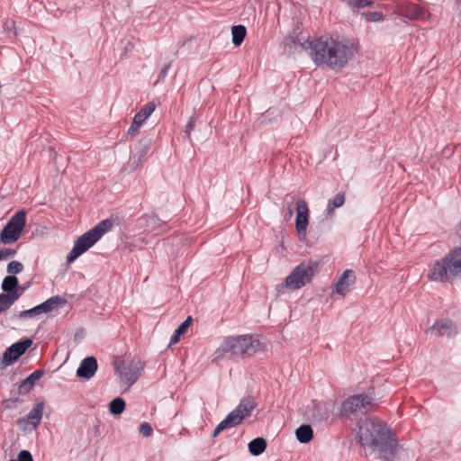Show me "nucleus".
<instances>
[{
	"mask_svg": "<svg viewBox=\"0 0 461 461\" xmlns=\"http://www.w3.org/2000/svg\"><path fill=\"white\" fill-rule=\"evenodd\" d=\"M284 43L290 49H296L297 46L306 48V42L301 43L293 37L285 38ZM307 44L313 62L318 66L325 65L333 70L343 68L353 57L352 48L339 37L325 35Z\"/></svg>",
	"mask_w": 461,
	"mask_h": 461,
	"instance_id": "nucleus-1",
	"label": "nucleus"
},
{
	"mask_svg": "<svg viewBox=\"0 0 461 461\" xmlns=\"http://www.w3.org/2000/svg\"><path fill=\"white\" fill-rule=\"evenodd\" d=\"M357 442L364 448L378 452L379 457L392 460L397 454L398 442L391 429L377 418H366L357 424Z\"/></svg>",
	"mask_w": 461,
	"mask_h": 461,
	"instance_id": "nucleus-2",
	"label": "nucleus"
},
{
	"mask_svg": "<svg viewBox=\"0 0 461 461\" xmlns=\"http://www.w3.org/2000/svg\"><path fill=\"white\" fill-rule=\"evenodd\" d=\"M427 278L437 283H453L461 280V245L434 261L429 266Z\"/></svg>",
	"mask_w": 461,
	"mask_h": 461,
	"instance_id": "nucleus-3",
	"label": "nucleus"
},
{
	"mask_svg": "<svg viewBox=\"0 0 461 461\" xmlns=\"http://www.w3.org/2000/svg\"><path fill=\"white\" fill-rule=\"evenodd\" d=\"M260 342L252 335H240L226 339L214 353V359L222 358L226 354L231 356H251L258 350Z\"/></svg>",
	"mask_w": 461,
	"mask_h": 461,
	"instance_id": "nucleus-4",
	"label": "nucleus"
},
{
	"mask_svg": "<svg viewBox=\"0 0 461 461\" xmlns=\"http://www.w3.org/2000/svg\"><path fill=\"white\" fill-rule=\"evenodd\" d=\"M112 227V220L106 219L100 221L94 228L80 236L75 241L73 249L68 253L67 262L70 264L75 261L80 255L95 244Z\"/></svg>",
	"mask_w": 461,
	"mask_h": 461,
	"instance_id": "nucleus-5",
	"label": "nucleus"
},
{
	"mask_svg": "<svg viewBox=\"0 0 461 461\" xmlns=\"http://www.w3.org/2000/svg\"><path fill=\"white\" fill-rule=\"evenodd\" d=\"M318 267L316 261H303L285 278V284L277 286L278 292H283L284 288L297 290L303 287L312 281Z\"/></svg>",
	"mask_w": 461,
	"mask_h": 461,
	"instance_id": "nucleus-6",
	"label": "nucleus"
},
{
	"mask_svg": "<svg viewBox=\"0 0 461 461\" xmlns=\"http://www.w3.org/2000/svg\"><path fill=\"white\" fill-rule=\"evenodd\" d=\"M256 406L257 403L252 397L249 396L243 398L238 406L217 425L212 433V437H217L223 429L233 428L240 424L245 418L251 415V412Z\"/></svg>",
	"mask_w": 461,
	"mask_h": 461,
	"instance_id": "nucleus-7",
	"label": "nucleus"
},
{
	"mask_svg": "<svg viewBox=\"0 0 461 461\" xmlns=\"http://www.w3.org/2000/svg\"><path fill=\"white\" fill-rule=\"evenodd\" d=\"M26 225V212L19 210L8 221L0 232V243L5 245L16 242Z\"/></svg>",
	"mask_w": 461,
	"mask_h": 461,
	"instance_id": "nucleus-8",
	"label": "nucleus"
},
{
	"mask_svg": "<svg viewBox=\"0 0 461 461\" xmlns=\"http://www.w3.org/2000/svg\"><path fill=\"white\" fill-rule=\"evenodd\" d=\"M373 398L366 394H357L343 401L340 407L342 415H351L355 413L366 414L371 409Z\"/></svg>",
	"mask_w": 461,
	"mask_h": 461,
	"instance_id": "nucleus-9",
	"label": "nucleus"
},
{
	"mask_svg": "<svg viewBox=\"0 0 461 461\" xmlns=\"http://www.w3.org/2000/svg\"><path fill=\"white\" fill-rule=\"evenodd\" d=\"M115 369L120 375V379L127 387H131L138 380L140 371L143 369V364L140 359H134L122 366L115 363Z\"/></svg>",
	"mask_w": 461,
	"mask_h": 461,
	"instance_id": "nucleus-10",
	"label": "nucleus"
},
{
	"mask_svg": "<svg viewBox=\"0 0 461 461\" xmlns=\"http://www.w3.org/2000/svg\"><path fill=\"white\" fill-rule=\"evenodd\" d=\"M32 340L25 339L8 347L3 354L2 364L5 366L14 363L32 346Z\"/></svg>",
	"mask_w": 461,
	"mask_h": 461,
	"instance_id": "nucleus-11",
	"label": "nucleus"
},
{
	"mask_svg": "<svg viewBox=\"0 0 461 461\" xmlns=\"http://www.w3.org/2000/svg\"><path fill=\"white\" fill-rule=\"evenodd\" d=\"M296 204L295 228L298 235L306 236L307 227L309 224V207L305 200L298 199Z\"/></svg>",
	"mask_w": 461,
	"mask_h": 461,
	"instance_id": "nucleus-12",
	"label": "nucleus"
},
{
	"mask_svg": "<svg viewBox=\"0 0 461 461\" xmlns=\"http://www.w3.org/2000/svg\"><path fill=\"white\" fill-rule=\"evenodd\" d=\"M427 333L430 332L437 337H451L456 334V326L453 321L449 319H440L435 321V323L429 327Z\"/></svg>",
	"mask_w": 461,
	"mask_h": 461,
	"instance_id": "nucleus-13",
	"label": "nucleus"
},
{
	"mask_svg": "<svg viewBox=\"0 0 461 461\" xmlns=\"http://www.w3.org/2000/svg\"><path fill=\"white\" fill-rule=\"evenodd\" d=\"M97 360L94 357H87L84 358L77 370V375L80 378L88 380L92 378L95 372L97 371Z\"/></svg>",
	"mask_w": 461,
	"mask_h": 461,
	"instance_id": "nucleus-14",
	"label": "nucleus"
},
{
	"mask_svg": "<svg viewBox=\"0 0 461 461\" xmlns=\"http://www.w3.org/2000/svg\"><path fill=\"white\" fill-rule=\"evenodd\" d=\"M44 410V402H38L33 406V408L29 411V413L24 418H21L17 420L19 425L23 423L30 424L33 427V429L37 428V426L41 423Z\"/></svg>",
	"mask_w": 461,
	"mask_h": 461,
	"instance_id": "nucleus-15",
	"label": "nucleus"
},
{
	"mask_svg": "<svg viewBox=\"0 0 461 461\" xmlns=\"http://www.w3.org/2000/svg\"><path fill=\"white\" fill-rule=\"evenodd\" d=\"M356 282L354 272L350 269L345 270L339 276L336 284V293L345 296L348 292L351 285Z\"/></svg>",
	"mask_w": 461,
	"mask_h": 461,
	"instance_id": "nucleus-16",
	"label": "nucleus"
},
{
	"mask_svg": "<svg viewBox=\"0 0 461 461\" xmlns=\"http://www.w3.org/2000/svg\"><path fill=\"white\" fill-rule=\"evenodd\" d=\"M21 295L22 292H20V288H16L12 292L0 294V302L2 306H4L5 311H7L21 297Z\"/></svg>",
	"mask_w": 461,
	"mask_h": 461,
	"instance_id": "nucleus-17",
	"label": "nucleus"
},
{
	"mask_svg": "<svg viewBox=\"0 0 461 461\" xmlns=\"http://www.w3.org/2000/svg\"><path fill=\"white\" fill-rule=\"evenodd\" d=\"M156 104L154 101L146 104L135 115V123H143L148 117L155 111Z\"/></svg>",
	"mask_w": 461,
	"mask_h": 461,
	"instance_id": "nucleus-18",
	"label": "nucleus"
},
{
	"mask_svg": "<svg viewBox=\"0 0 461 461\" xmlns=\"http://www.w3.org/2000/svg\"><path fill=\"white\" fill-rule=\"evenodd\" d=\"M345 203V194L339 193L333 198L328 201V204L326 207V215L332 217L334 214V211L337 208L341 207Z\"/></svg>",
	"mask_w": 461,
	"mask_h": 461,
	"instance_id": "nucleus-19",
	"label": "nucleus"
},
{
	"mask_svg": "<svg viewBox=\"0 0 461 461\" xmlns=\"http://www.w3.org/2000/svg\"><path fill=\"white\" fill-rule=\"evenodd\" d=\"M295 436L299 442L309 443L313 437V431L310 425L303 424L295 430Z\"/></svg>",
	"mask_w": 461,
	"mask_h": 461,
	"instance_id": "nucleus-20",
	"label": "nucleus"
},
{
	"mask_svg": "<svg viewBox=\"0 0 461 461\" xmlns=\"http://www.w3.org/2000/svg\"><path fill=\"white\" fill-rule=\"evenodd\" d=\"M267 448V440L263 438H256L249 443V451L252 456L261 455Z\"/></svg>",
	"mask_w": 461,
	"mask_h": 461,
	"instance_id": "nucleus-21",
	"label": "nucleus"
},
{
	"mask_svg": "<svg viewBox=\"0 0 461 461\" xmlns=\"http://www.w3.org/2000/svg\"><path fill=\"white\" fill-rule=\"evenodd\" d=\"M151 144L152 140L149 137H143L139 140L138 144L135 147L138 153V159L136 163L137 165L140 162L141 158L147 155L148 151L150 149Z\"/></svg>",
	"mask_w": 461,
	"mask_h": 461,
	"instance_id": "nucleus-22",
	"label": "nucleus"
},
{
	"mask_svg": "<svg viewBox=\"0 0 461 461\" xmlns=\"http://www.w3.org/2000/svg\"><path fill=\"white\" fill-rule=\"evenodd\" d=\"M247 34V29L244 25H234L231 28L232 43L240 46L244 41Z\"/></svg>",
	"mask_w": 461,
	"mask_h": 461,
	"instance_id": "nucleus-23",
	"label": "nucleus"
},
{
	"mask_svg": "<svg viewBox=\"0 0 461 461\" xmlns=\"http://www.w3.org/2000/svg\"><path fill=\"white\" fill-rule=\"evenodd\" d=\"M48 312L61 308L67 303V300L59 295H53L43 302Z\"/></svg>",
	"mask_w": 461,
	"mask_h": 461,
	"instance_id": "nucleus-24",
	"label": "nucleus"
},
{
	"mask_svg": "<svg viewBox=\"0 0 461 461\" xmlns=\"http://www.w3.org/2000/svg\"><path fill=\"white\" fill-rule=\"evenodd\" d=\"M193 319L191 316H188L175 330L174 334L172 335L170 339V344H176L179 341L180 337L182 334H184L186 330V329L190 326Z\"/></svg>",
	"mask_w": 461,
	"mask_h": 461,
	"instance_id": "nucleus-25",
	"label": "nucleus"
},
{
	"mask_svg": "<svg viewBox=\"0 0 461 461\" xmlns=\"http://www.w3.org/2000/svg\"><path fill=\"white\" fill-rule=\"evenodd\" d=\"M144 222L145 227L149 231H155L158 227H161L163 223L157 215H146L140 219Z\"/></svg>",
	"mask_w": 461,
	"mask_h": 461,
	"instance_id": "nucleus-26",
	"label": "nucleus"
},
{
	"mask_svg": "<svg viewBox=\"0 0 461 461\" xmlns=\"http://www.w3.org/2000/svg\"><path fill=\"white\" fill-rule=\"evenodd\" d=\"M1 287L4 293L12 292L14 289L19 288L18 278L13 275L5 276L2 282Z\"/></svg>",
	"mask_w": 461,
	"mask_h": 461,
	"instance_id": "nucleus-27",
	"label": "nucleus"
},
{
	"mask_svg": "<svg viewBox=\"0 0 461 461\" xmlns=\"http://www.w3.org/2000/svg\"><path fill=\"white\" fill-rule=\"evenodd\" d=\"M125 402L121 397H116L109 403V411L113 415H120L125 410Z\"/></svg>",
	"mask_w": 461,
	"mask_h": 461,
	"instance_id": "nucleus-28",
	"label": "nucleus"
},
{
	"mask_svg": "<svg viewBox=\"0 0 461 461\" xmlns=\"http://www.w3.org/2000/svg\"><path fill=\"white\" fill-rule=\"evenodd\" d=\"M296 203L294 201V196L287 194L284 199V204L285 206V209H284V219L285 221L291 220L294 214L293 205Z\"/></svg>",
	"mask_w": 461,
	"mask_h": 461,
	"instance_id": "nucleus-29",
	"label": "nucleus"
},
{
	"mask_svg": "<svg viewBox=\"0 0 461 461\" xmlns=\"http://www.w3.org/2000/svg\"><path fill=\"white\" fill-rule=\"evenodd\" d=\"M14 387L16 388L11 390V394L23 395L28 393L33 386L27 384V381L24 379L20 384H14Z\"/></svg>",
	"mask_w": 461,
	"mask_h": 461,
	"instance_id": "nucleus-30",
	"label": "nucleus"
},
{
	"mask_svg": "<svg viewBox=\"0 0 461 461\" xmlns=\"http://www.w3.org/2000/svg\"><path fill=\"white\" fill-rule=\"evenodd\" d=\"M6 270L10 275L14 276L16 274L21 273L23 270V265L19 261H11L7 265Z\"/></svg>",
	"mask_w": 461,
	"mask_h": 461,
	"instance_id": "nucleus-31",
	"label": "nucleus"
},
{
	"mask_svg": "<svg viewBox=\"0 0 461 461\" xmlns=\"http://www.w3.org/2000/svg\"><path fill=\"white\" fill-rule=\"evenodd\" d=\"M44 375V371L42 369H38L32 372L25 380L27 384L34 386L36 381L42 377Z\"/></svg>",
	"mask_w": 461,
	"mask_h": 461,
	"instance_id": "nucleus-32",
	"label": "nucleus"
},
{
	"mask_svg": "<svg viewBox=\"0 0 461 461\" xmlns=\"http://www.w3.org/2000/svg\"><path fill=\"white\" fill-rule=\"evenodd\" d=\"M363 15L368 22H378L382 21L384 18V15L381 12H366L364 13Z\"/></svg>",
	"mask_w": 461,
	"mask_h": 461,
	"instance_id": "nucleus-33",
	"label": "nucleus"
},
{
	"mask_svg": "<svg viewBox=\"0 0 461 461\" xmlns=\"http://www.w3.org/2000/svg\"><path fill=\"white\" fill-rule=\"evenodd\" d=\"M195 126V118L194 116L190 117L185 127L184 132L187 139L191 140V132L194 131Z\"/></svg>",
	"mask_w": 461,
	"mask_h": 461,
	"instance_id": "nucleus-34",
	"label": "nucleus"
},
{
	"mask_svg": "<svg viewBox=\"0 0 461 461\" xmlns=\"http://www.w3.org/2000/svg\"><path fill=\"white\" fill-rule=\"evenodd\" d=\"M16 254V250L14 249L6 248L0 249V261L6 260Z\"/></svg>",
	"mask_w": 461,
	"mask_h": 461,
	"instance_id": "nucleus-35",
	"label": "nucleus"
},
{
	"mask_svg": "<svg viewBox=\"0 0 461 461\" xmlns=\"http://www.w3.org/2000/svg\"><path fill=\"white\" fill-rule=\"evenodd\" d=\"M139 431L144 437H149L152 434V427L149 422H143L140 425Z\"/></svg>",
	"mask_w": 461,
	"mask_h": 461,
	"instance_id": "nucleus-36",
	"label": "nucleus"
},
{
	"mask_svg": "<svg viewBox=\"0 0 461 461\" xmlns=\"http://www.w3.org/2000/svg\"><path fill=\"white\" fill-rule=\"evenodd\" d=\"M12 395V397L3 402L4 406L7 409L15 408L16 403L19 402V398L17 397V395H15L14 393H13Z\"/></svg>",
	"mask_w": 461,
	"mask_h": 461,
	"instance_id": "nucleus-37",
	"label": "nucleus"
},
{
	"mask_svg": "<svg viewBox=\"0 0 461 461\" xmlns=\"http://www.w3.org/2000/svg\"><path fill=\"white\" fill-rule=\"evenodd\" d=\"M35 316H37V312L34 307L29 310L22 311L17 315V317L21 320L26 318H33Z\"/></svg>",
	"mask_w": 461,
	"mask_h": 461,
	"instance_id": "nucleus-38",
	"label": "nucleus"
},
{
	"mask_svg": "<svg viewBox=\"0 0 461 461\" xmlns=\"http://www.w3.org/2000/svg\"><path fill=\"white\" fill-rule=\"evenodd\" d=\"M16 461H33L32 455L28 450L19 452Z\"/></svg>",
	"mask_w": 461,
	"mask_h": 461,
	"instance_id": "nucleus-39",
	"label": "nucleus"
},
{
	"mask_svg": "<svg viewBox=\"0 0 461 461\" xmlns=\"http://www.w3.org/2000/svg\"><path fill=\"white\" fill-rule=\"evenodd\" d=\"M141 125H142L141 123L136 124L135 120L133 119V122L128 130V132H127L128 135L135 136L136 134H138Z\"/></svg>",
	"mask_w": 461,
	"mask_h": 461,
	"instance_id": "nucleus-40",
	"label": "nucleus"
},
{
	"mask_svg": "<svg viewBox=\"0 0 461 461\" xmlns=\"http://www.w3.org/2000/svg\"><path fill=\"white\" fill-rule=\"evenodd\" d=\"M170 66H171V64L168 63V64L165 65V67L160 70L158 77V81L164 80L166 78L168 69L170 68Z\"/></svg>",
	"mask_w": 461,
	"mask_h": 461,
	"instance_id": "nucleus-41",
	"label": "nucleus"
},
{
	"mask_svg": "<svg viewBox=\"0 0 461 461\" xmlns=\"http://www.w3.org/2000/svg\"><path fill=\"white\" fill-rule=\"evenodd\" d=\"M34 308L36 310L37 315L42 314V313H49L47 312L46 307H45L43 303L39 304V305H37V306H35Z\"/></svg>",
	"mask_w": 461,
	"mask_h": 461,
	"instance_id": "nucleus-42",
	"label": "nucleus"
},
{
	"mask_svg": "<svg viewBox=\"0 0 461 461\" xmlns=\"http://www.w3.org/2000/svg\"><path fill=\"white\" fill-rule=\"evenodd\" d=\"M19 288H20V292H22V294H23L27 287L26 286H19Z\"/></svg>",
	"mask_w": 461,
	"mask_h": 461,
	"instance_id": "nucleus-43",
	"label": "nucleus"
},
{
	"mask_svg": "<svg viewBox=\"0 0 461 461\" xmlns=\"http://www.w3.org/2000/svg\"><path fill=\"white\" fill-rule=\"evenodd\" d=\"M131 159L133 160V163H135V162H136L135 155H134L133 157H131Z\"/></svg>",
	"mask_w": 461,
	"mask_h": 461,
	"instance_id": "nucleus-44",
	"label": "nucleus"
},
{
	"mask_svg": "<svg viewBox=\"0 0 461 461\" xmlns=\"http://www.w3.org/2000/svg\"><path fill=\"white\" fill-rule=\"evenodd\" d=\"M9 461H16V460H15V459H11V460H9Z\"/></svg>",
	"mask_w": 461,
	"mask_h": 461,
	"instance_id": "nucleus-45",
	"label": "nucleus"
}]
</instances>
